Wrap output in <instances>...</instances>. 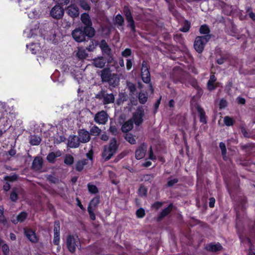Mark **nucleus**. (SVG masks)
<instances>
[{
  "label": "nucleus",
  "mask_w": 255,
  "mask_h": 255,
  "mask_svg": "<svg viewBox=\"0 0 255 255\" xmlns=\"http://www.w3.org/2000/svg\"><path fill=\"white\" fill-rule=\"evenodd\" d=\"M227 188L232 200L236 203L242 211L244 212L247 208V199L242 193L239 185L227 184Z\"/></svg>",
  "instance_id": "obj_1"
},
{
  "label": "nucleus",
  "mask_w": 255,
  "mask_h": 255,
  "mask_svg": "<svg viewBox=\"0 0 255 255\" xmlns=\"http://www.w3.org/2000/svg\"><path fill=\"white\" fill-rule=\"evenodd\" d=\"M95 30H92L88 29V27H83L82 25L72 31V36L76 42L80 43L92 39L95 35Z\"/></svg>",
  "instance_id": "obj_2"
},
{
  "label": "nucleus",
  "mask_w": 255,
  "mask_h": 255,
  "mask_svg": "<svg viewBox=\"0 0 255 255\" xmlns=\"http://www.w3.org/2000/svg\"><path fill=\"white\" fill-rule=\"evenodd\" d=\"M102 82L108 83L110 86L115 88L119 85L120 78L116 73H112L109 67L104 68L100 74Z\"/></svg>",
  "instance_id": "obj_3"
},
{
  "label": "nucleus",
  "mask_w": 255,
  "mask_h": 255,
  "mask_svg": "<svg viewBox=\"0 0 255 255\" xmlns=\"http://www.w3.org/2000/svg\"><path fill=\"white\" fill-rule=\"evenodd\" d=\"M119 147V144L116 138L111 139L108 145L104 146L102 153V156L105 159H110L113 155L116 154Z\"/></svg>",
  "instance_id": "obj_4"
},
{
  "label": "nucleus",
  "mask_w": 255,
  "mask_h": 255,
  "mask_svg": "<svg viewBox=\"0 0 255 255\" xmlns=\"http://www.w3.org/2000/svg\"><path fill=\"white\" fill-rule=\"evenodd\" d=\"M211 38V35L197 36L194 43V48L196 51L199 54L202 53L205 45Z\"/></svg>",
  "instance_id": "obj_5"
},
{
  "label": "nucleus",
  "mask_w": 255,
  "mask_h": 255,
  "mask_svg": "<svg viewBox=\"0 0 255 255\" xmlns=\"http://www.w3.org/2000/svg\"><path fill=\"white\" fill-rule=\"evenodd\" d=\"M66 244L68 250L71 254L75 253L76 248L81 246V243L78 237L77 236L75 237L72 235H68L67 236Z\"/></svg>",
  "instance_id": "obj_6"
},
{
  "label": "nucleus",
  "mask_w": 255,
  "mask_h": 255,
  "mask_svg": "<svg viewBox=\"0 0 255 255\" xmlns=\"http://www.w3.org/2000/svg\"><path fill=\"white\" fill-rule=\"evenodd\" d=\"M141 77L142 81L145 84H149L150 89L151 92L154 91L152 84L150 83L151 78L150 73L149 70L147 62L143 60L142 62V67L141 69Z\"/></svg>",
  "instance_id": "obj_7"
},
{
  "label": "nucleus",
  "mask_w": 255,
  "mask_h": 255,
  "mask_svg": "<svg viewBox=\"0 0 255 255\" xmlns=\"http://www.w3.org/2000/svg\"><path fill=\"white\" fill-rule=\"evenodd\" d=\"M123 13L128 22L127 27L130 28L131 31L134 33L136 32L135 22L128 6L125 5L124 6Z\"/></svg>",
  "instance_id": "obj_8"
},
{
  "label": "nucleus",
  "mask_w": 255,
  "mask_h": 255,
  "mask_svg": "<svg viewBox=\"0 0 255 255\" xmlns=\"http://www.w3.org/2000/svg\"><path fill=\"white\" fill-rule=\"evenodd\" d=\"M97 99L103 100L104 105H108L114 103L115 102V96L113 93L108 94L106 91L102 90L96 96Z\"/></svg>",
  "instance_id": "obj_9"
},
{
  "label": "nucleus",
  "mask_w": 255,
  "mask_h": 255,
  "mask_svg": "<svg viewBox=\"0 0 255 255\" xmlns=\"http://www.w3.org/2000/svg\"><path fill=\"white\" fill-rule=\"evenodd\" d=\"M144 111L142 107H138L132 114V120L136 126L138 127L143 123Z\"/></svg>",
  "instance_id": "obj_10"
},
{
  "label": "nucleus",
  "mask_w": 255,
  "mask_h": 255,
  "mask_svg": "<svg viewBox=\"0 0 255 255\" xmlns=\"http://www.w3.org/2000/svg\"><path fill=\"white\" fill-rule=\"evenodd\" d=\"M237 233L241 242L243 244L248 243L250 246L247 255H255V247L252 244L250 238L246 236H244L239 230L238 231Z\"/></svg>",
  "instance_id": "obj_11"
},
{
  "label": "nucleus",
  "mask_w": 255,
  "mask_h": 255,
  "mask_svg": "<svg viewBox=\"0 0 255 255\" xmlns=\"http://www.w3.org/2000/svg\"><path fill=\"white\" fill-rule=\"evenodd\" d=\"M64 10L61 4H57L53 6L50 11V15L54 19H60L62 18Z\"/></svg>",
  "instance_id": "obj_12"
},
{
  "label": "nucleus",
  "mask_w": 255,
  "mask_h": 255,
  "mask_svg": "<svg viewBox=\"0 0 255 255\" xmlns=\"http://www.w3.org/2000/svg\"><path fill=\"white\" fill-rule=\"evenodd\" d=\"M23 230L24 235L30 242L37 243L38 242L39 237L34 231L28 227H25Z\"/></svg>",
  "instance_id": "obj_13"
},
{
  "label": "nucleus",
  "mask_w": 255,
  "mask_h": 255,
  "mask_svg": "<svg viewBox=\"0 0 255 255\" xmlns=\"http://www.w3.org/2000/svg\"><path fill=\"white\" fill-rule=\"evenodd\" d=\"M108 121V115L106 111L104 110L98 112L94 117V121L98 124L105 125Z\"/></svg>",
  "instance_id": "obj_14"
},
{
  "label": "nucleus",
  "mask_w": 255,
  "mask_h": 255,
  "mask_svg": "<svg viewBox=\"0 0 255 255\" xmlns=\"http://www.w3.org/2000/svg\"><path fill=\"white\" fill-rule=\"evenodd\" d=\"M147 150V145L144 142L142 143L135 150L136 159H142L145 157Z\"/></svg>",
  "instance_id": "obj_15"
},
{
  "label": "nucleus",
  "mask_w": 255,
  "mask_h": 255,
  "mask_svg": "<svg viewBox=\"0 0 255 255\" xmlns=\"http://www.w3.org/2000/svg\"><path fill=\"white\" fill-rule=\"evenodd\" d=\"M66 10L67 14L73 19H75L79 16V8L75 4H71L68 6Z\"/></svg>",
  "instance_id": "obj_16"
},
{
  "label": "nucleus",
  "mask_w": 255,
  "mask_h": 255,
  "mask_svg": "<svg viewBox=\"0 0 255 255\" xmlns=\"http://www.w3.org/2000/svg\"><path fill=\"white\" fill-rule=\"evenodd\" d=\"M78 137L82 143L88 142L91 139L89 132L85 128L80 129L78 131Z\"/></svg>",
  "instance_id": "obj_17"
},
{
  "label": "nucleus",
  "mask_w": 255,
  "mask_h": 255,
  "mask_svg": "<svg viewBox=\"0 0 255 255\" xmlns=\"http://www.w3.org/2000/svg\"><path fill=\"white\" fill-rule=\"evenodd\" d=\"M204 249L208 252L215 253L222 251L223 247L219 242L216 243L211 242L206 244L204 247Z\"/></svg>",
  "instance_id": "obj_18"
},
{
  "label": "nucleus",
  "mask_w": 255,
  "mask_h": 255,
  "mask_svg": "<svg viewBox=\"0 0 255 255\" xmlns=\"http://www.w3.org/2000/svg\"><path fill=\"white\" fill-rule=\"evenodd\" d=\"M80 143L78 136L72 134L68 137L67 145L70 148H77L80 146Z\"/></svg>",
  "instance_id": "obj_19"
},
{
  "label": "nucleus",
  "mask_w": 255,
  "mask_h": 255,
  "mask_svg": "<svg viewBox=\"0 0 255 255\" xmlns=\"http://www.w3.org/2000/svg\"><path fill=\"white\" fill-rule=\"evenodd\" d=\"M81 20L82 22L84 24L83 27H88V29L92 30H95L94 28L92 26V22L88 13H83L81 15Z\"/></svg>",
  "instance_id": "obj_20"
},
{
  "label": "nucleus",
  "mask_w": 255,
  "mask_h": 255,
  "mask_svg": "<svg viewBox=\"0 0 255 255\" xmlns=\"http://www.w3.org/2000/svg\"><path fill=\"white\" fill-rule=\"evenodd\" d=\"M217 78L214 74L210 76V78L207 83V88L209 91L215 90L219 86V83L216 82Z\"/></svg>",
  "instance_id": "obj_21"
},
{
  "label": "nucleus",
  "mask_w": 255,
  "mask_h": 255,
  "mask_svg": "<svg viewBox=\"0 0 255 255\" xmlns=\"http://www.w3.org/2000/svg\"><path fill=\"white\" fill-rule=\"evenodd\" d=\"M173 208V203H170L169 205L163 209L161 212L159 214L156 218V221L159 222L161 221L163 218L169 215L172 211Z\"/></svg>",
  "instance_id": "obj_22"
},
{
  "label": "nucleus",
  "mask_w": 255,
  "mask_h": 255,
  "mask_svg": "<svg viewBox=\"0 0 255 255\" xmlns=\"http://www.w3.org/2000/svg\"><path fill=\"white\" fill-rule=\"evenodd\" d=\"M196 109L198 114L200 122L203 124H206L207 123V117L204 109L200 105H197Z\"/></svg>",
  "instance_id": "obj_23"
},
{
  "label": "nucleus",
  "mask_w": 255,
  "mask_h": 255,
  "mask_svg": "<svg viewBox=\"0 0 255 255\" xmlns=\"http://www.w3.org/2000/svg\"><path fill=\"white\" fill-rule=\"evenodd\" d=\"M98 45H99V47L103 54H106L107 55H111L112 50L106 40L102 39Z\"/></svg>",
  "instance_id": "obj_24"
},
{
  "label": "nucleus",
  "mask_w": 255,
  "mask_h": 255,
  "mask_svg": "<svg viewBox=\"0 0 255 255\" xmlns=\"http://www.w3.org/2000/svg\"><path fill=\"white\" fill-rule=\"evenodd\" d=\"M106 62L104 57L100 56L93 60V64L97 68H103L105 66Z\"/></svg>",
  "instance_id": "obj_25"
},
{
  "label": "nucleus",
  "mask_w": 255,
  "mask_h": 255,
  "mask_svg": "<svg viewBox=\"0 0 255 255\" xmlns=\"http://www.w3.org/2000/svg\"><path fill=\"white\" fill-rule=\"evenodd\" d=\"M133 127V122L132 119H129L122 125L121 129L123 132H128L131 130Z\"/></svg>",
  "instance_id": "obj_26"
},
{
  "label": "nucleus",
  "mask_w": 255,
  "mask_h": 255,
  "mask_svg": "<svg viewBox=\"0 0 255 255\" xmlns=\"http://www.w3.org/2000/svg\"><path fill=\"white\" fill-rule=\"evenodd\" d=\"M5 180L7 181L3 187V190L5 191H8L11 187L10 183L16 180V176L13 175L12 176H5L4 177Z\"/></svg>",
  "instance_id": "obj_27"
},
{
  "label": "nucleus",
  "mask_w": 255,
  "mask_h": 255,
  "mask_svg": "<svg viewBox=\"0 0 255 255\" xmlns=\"http://www.w3.org/2000/svg\"><path fill=\"white\" fill-rule=\"evenodd\" d=\"M41 141V138L35 134L31 135L29 136V143L32 145H38Z\"/></svg>",
  "instance_id": "obj_28"
},
{
  "label": "nucleus",
  "mask_w": 255,
  "mask_h": 255,
  "mask_svg": "<svg viewBox=\"0 0 255 255\" xmlns=\"http://www.w3.org/2000/svg\"><path fill=\"white\" fill-rule=\"evenodd\" d=\"M43 160H33L31 167L35 171H40L42 168Z\"/></svg>",
  "instance_id": "obj_29"
},
{
  "label": "nucleus",
  "mask_w": 255,
  "mask_h": 255,
  "mask_svg": "<svg viewBox=\"0 0 255 255\" xmlns=\"http://www.w3.org/2000/svg\"><path fill=\"white\" fill-rule=\"evenodd\" d=\"M100 202V196H97L93 198L90 202L88 206L91 208H95L98 206Z\"/></svg>",
  "instance_id": "obj_30"
},
{
  "label": "nucleus",
  "mask_w": 255,
  "mask_h": 255,
  "mask_svg": "<svg viewBox=\"0 0 255 255\" xmlns=\"http://www.w3.org/2000/svg\"><path fill=\"white\" fill-rule=\"evenodd\" d=\"M199 32L201 34H205V35H211L210 34V29L209 26L204 24L202 25L199 28Z\"/></svg>",
  "instance_id": "obj_31"
},
{
  "label": "nucleus",
  "mask_w": 255,
  "mask_h": 255,
  "mask_svg": "<svg viewBox=\"0 0 255 255\" xmlns=\"http://www.w3.org/2000/svg\"><path fill=\"white\" fill-rule=\"evenodd\" d=\"M90 40V43L86 47V49L89 52L93 51L96 48V46L99 44L98 41H94L91 39Z\"/></svg>",
  "instance_id": "obj_32"
},
{
  "label": "nucleus",
  "mask_w": 255,
  "mask_h": 255,
  "mask_svg": "<svg viewBox=\"0 0 255 255\" xmlns=\"http://www.w3.org/2000/svg\"><path fill=\"white\" fill-rule=\"evenodd\" d=\"M101 132V129L97 126L94 125L90 129V136H98L99 135Z\"/></svg>",
  "instance_id": "obj_33"
},
{
  "label": "nucleus",
  "mask_w": 255,
  "mask_h": 255,
  "mask_svg": "<svg viewBox=\"0 0 255 255\" xmlns=\"http://www.w3.org/2000/svg\"><path fill=\"white\" fill-rule=\"evenodd\" d=\"M62 155V152L60 150H57L55 152H50L46 159H55L57 157H59Z\"/></svg>",
  "instance_id": "obj_34"
},
{
  "label": "nucleus",
  "mask_w": 255,
  "mask_h": 255,
  "mask_svg": "<svg viewBox=\"0 0 255 255\" xmlns=\"http://www.w3.org/2000/svg\"><path fill=\"white\" fill-rule=\"evenodd\" d=\"M191 27V23L188 20H185L183 22V25L179 28V31L183 32H188Z\"/></svg>",
  "instance_id": "obj_35"
},
{
  "label": "nucleus",
  "mask_w": 255,
  "mask_h": 255,
  "mask_svg": "<svg viewBox=\"0 0 255 255\" xmlns=\"http://www.w3.org/2000/svg\"><path fill=\"white\" fill-rule=\"evenodd\" d=\"M27 216L28 214L26 212L23 211L20 212L18 215H17V222H19L22 223L24 222L27 218Z\"/></svg>",
  "instance_id": "obj_36"
},
{
  "label": "nucleus",
  "mask_w": 255,
  "mask_h": 255,
  "mask_svg": "<svg viewBox=\"0 0 255 255\" xmlns=\"http://www.w3.org/2000/svg\"><path fill=\"white\" fill-rule=\"evenodd\" d=\"M79 5L85 10L89 11L91 9L90 4L85 0H80Z\"/></svg>",
  "instance_id": "obj_37"
},
{
  "label": "nucleus",
  "mask_w": 255,
  "mask_h": 255,
  "mask_svg": "<svg viewBox=\"0 0 255 255\" xmlns=\"http://www.w3.org/2000/svg\"><path fill=\"white\" fill-rule=\"evenodd\" d=\"M138 101L141 104H144L147 100V96L144 93H140L138 95Z\"/></svg>",
  "instance_id": "obj_38"
},
{
  "label": "nucleus",
  "mask_w": 255,
  "mask_h": 255,
  "mask_svg": "<svg viewBox=\"0 0 255 255\" xmlns=\"http://www.w3.org/2000/svg\"><path fill=\"white\" fill-rule=\"evenodd\" d=\"M89 192L91 194H96L99 192L97 187L93 184L89 183L87 185Z\"/></svg>",
  "instance_id": "obj_39"
},
{
  "label": "nucleus",
  "mask_w": 255,
  "mask_h": 255,
  "mask_svg": "<svg viewBox=\"0 0 255 255\" xmlns=\"http://www.w3.org/2000/svg\"><path fill=\"white\" fill-rule=\"evenodd\" d=\"M147 189L142 185H140L138 189V195L140 197L146 196Z\"/></svg>",
  "instance_id": "obj_40"
},
{
  "label": "nucleus",
  "mask_w": 255,
  "mask_h": 255,
  "mask_svg": "<svg viewBox=\"0 0 255 255\" xmlns=\"http://www.w3.org/2000/svg\"><path fill=\"white\" fill-rule=\"evenodd\" d=\"M225 124L228 127L233 126L235 124V121L229 116H226L224 119Z\"/></svg>",
  "instance_id": "obj_41"
},
{
  "label": "nucleus",
  "mask_w": 255,
  "mask_h": 255,
  "mask_svg": "<svg viewBox=\"0 0 255 255\" xmlns=\"http://www.w3.org/2000/svg\"><path fill=\"white\" fill-rule=\"evenodd\" d=\"M86 160H78L76 165V169L78 171H81L84 166L86 164Z\"/></svg>",
  "instance_id": "obj_42"
},
{
  "label": "nucleus",
  "mask_w": 255,
  "mask_h": 255,
  "mask_svg": "<svg viewBox=\"0 0 255 255\" xmlns=\"http://www.w3.org/2000/svg\"><path fill=\"white\" fill-rule=\"evenodd\" d=\"M116 22L120 26H123L124 24V18L120 14H118L115 17Z\"/></svg>",
  "instance_id": "obj_43"
},
{
  "label": "nucleus",
  "mask_w": 255,
  "mask_h": 255,
  "mask_svg": "<svg viewBox=\"0 0 255 255\" xmlns=\"http://www.w3.org/2000/svg\"><path fill=\"white\" fill-rule=\"evenodd\" d=\"M60 224L59 221L54 222V235H60Z\"/></svg>",
  "instance_id": "obj_44"
},
{
  "label": "nucleus",
  "mask_w": 255,
  "mask_h": 255,
  "mask_svg": "<svg viewBox=\"0 0 255 255\" xmlns=\"http://www.w3.org/2000/svg\"><path fill=\"white\" fill-rule=\"evenodd\" d=\"M172 176H170L168 180L166 186L167 187H172L176 183H177L179 180L178 178H175L174 179H171Z\"/></svg>",
  "instance_id": "obj_45"
},
{
  "label": "nucleus",
  "mask_w": 255,
  "mask_h": 255,
  "mask_svg": "<svg viewBox=\"0 0 255 255\" xmlns=\"http://www.w3.org/2000/svg\"><path fill=\"white\" fill-rule=\"evenodd\" d=\"M145 215V212L144 209L140 208L136 211V216L138 218H143Z\"/></svg>",
  "instance_id": "obj_46"
},
{
  "label": "nucleus",
  "mask_w": 255,
  "mask_h": 255,
  "mask_svg": "<svg viewBox=\"0 0 255 255\" xmlns=\"http://www.w3.org/2000/svg\"><path fill=\"white\" fill-rule=\"evenodd\" d=\"M132 50L130 48H127L121 53V55L124 57H128L132 55Z\"/></svg>",
  "instance_id": "obj_47"
},
{
  "label": "nucleus",
  "mask_w": 255,
  "mask_h": 255,
  "mask_svg": "<svg viewBox=\"0 0 255 255\" xmlns=\"http://www.w3.org/2000/svg\"><path fill=\"white\" fill-rule=\"evenodd\" d=\"M94 210L95 209H94L93 208L88 207L87 211L89 215V217L90 219L92 221H95L96 220V215L94 212Z\"/></svg>",
  "instance_id": "obj_48"
},
{
  "label": "nucleus",
  "mask_w": 255,
  "mask_h": 255,
  "mask_svg": "<svg viewBox=\"0 0 255 255\" xmlns=\"http://www.w3.org/2000/svg\"><path fill=\"white\" fill-rule=\"evenodd\" d=\"M219 147L221 150L222 154L223 156V159H225V157L227 153V149L226 145L224 142H221L219 143Z\"/></svg>",
  "instance_id": "obj_49"
},
{
  "label": "nucleus",
  "mask_w": 255,
  "mask_h": 255,
  "mask_svg": "<svg viewBox=\"0 0 255 255\" xmlns=\"http://www.w3.org/2000/svg\"><path fill=\"white\" fill-rule=\"evenodd\" d=\"M77 57L79 59L83 60L86 59L88 56L85 50H79L77 53Z\"/></svg>",
  "instance_id": "obj_50"
},
{
  "label": "nucleus",
  "mask_w": 255,
  "mask_h": 255,
  "mask_svg": "<svg viewBox=\"0 0 255 255\" xmlns=\"http://www.w3.org/2000/svg\"><path fill=\"white\" fill-rule=\"evenodd\" d=\"M19 125V126L17 127H19L18 128H17V129H18V132H19V135L21 134L22 132L25 130L24 128V126H23L22 121L20 120H17V125Z\"/></svg>",
  "instance_id": "obj_51"
},
{
  "label": "nucleus",
  "mask_w": 255,
  "mask_h": 255,
  "mask_svg": "<svg viewBox=\"0 0 255 255\" xmlns=\"http://www.w3.org/2000/svg\"><path fill=\"white\" fill-rule=\"evenodd\" d=\"M47 179L49 182L54 184L57 183L59 182V179L52 175H48L47 177Z\"/></svg>",
  "instance_id": "obj_52"
},
{
  "label": "nucleus",
  "mask_w": 255,
  "mask_h": 255,
  "mask_svg": "<svg viewBox=\"0 0 255 255\" xmlns=\"http://www.w3.org/2000/svg\"><path fill=\"white\" fill-rule=\"evenodd\" d=\"M148 157L144 159H156V156L154 154L152 146H150L148 152Z\"/></svg>",
  "instance_id": "obj_53"
},
{
  "label": "nucleus",
  "mask_w": 255,
  "mask_h": 255,
  "mask_svg": "<svg viewBox=\"0 0 255 255\" xmlns=\"http://www.w3.org/2000/svg\"><path fill=\"white\" fill-rule=\"evenodd\" d=\"M163 203L160 201H156L151 205V208L155 210H158L163 205Z\"/></svg>",
  "instance_id": "obj_54"
},
{
  "label": "nucleus",
  "mask_w": 255,
  "mask_h": 255,
  "mask_svg": "<svg viewBox=\"0 0 255 255\" xmlns=\"http://www.w3.org/2000/svg\"><path fill=\"white\" fill-rule=\"evenodd\" d=\"M241 147L243 150L247 151L252 150L253 147V145L251 143H247L246 144L241 145Z\"/></svg>",
  "instance_id": "obj_55"
},
{
  "label": "nucleus",
  "mask_w": 255,
  "mask_h": 255,
  "mask_svg": "<svg viewBox=\"0 0 255 255\" xmlns=\"http://www.w3.org/2000/svg\"><path fill=\"white\" fill-rule=\"evenodd\" d=\"M153 177L154 176L152 174H145L143 175L141 180L144 181H150L152 180Z\"/></svg>",
  "instance_id": "obj_56"
},
{
  "label": "nucleus",
  "mask_w": 255,
  "mask_h": 255,
  "mask_svg": "<svg viewBox=\"0 0 255 255\" xmlns=\"http://www.w3.org/2000/svg\"><path fill=\"white\" fill-rule=\"evenodd\" d=\"M126 62V68L128 70H130L132 66L133 59H127Z\"/></svg>",
  "instance_id": "obj_57"
},
{
  "label": "nucleus",
  "mask_w": 255,
  "mask_h": 255,
  "mask_svg": "<svg viewBox=\"0 0 255 255\" xmlns=\"http://www.w3.org/2000/svg\"><path fill=\"white\" fill-rule=\"evenodd\" d=\"M228 103L227 101L224 99H222L219 102V108L221 109H224L227 107Z\"/></svg>",
  "instance_id": "obj_58"
},
{
  "label": "nucleus",
  "mask_w": 255,
  "mask_h": 255,
  "mask_svg": "<svg viewBox=\"0 0 255 255\" xmlns=\"http://www.w3.org/2000/svg\"><path fill=\"white\" fill-rule=\"evenodd\" d=\"M60 241V235H54L53 243L54 245H59Z\"/></svg>",
  "instance_id": "obj_59"
},
{
  "label": "nucleus",
  "mask_w": 255,
  "mask_h": 255,
  "mask_svg": "<svg viewBox=\"0 0 255 255\" xmlns=\"http://www.w3.org/2000/svg\"><path fill=\"white\" fill-rule=\"evenodd\" d=\"M161 98H162V97L160 96V98L158 100H157L155 103L154 104V111H153L154 114H155L157 111V110L159 108V106L160 102H161Z\"/></svg>",
  "instance_id": "obj_60"
},
{
  "label": "nucleus",
  "mask_w": 255,
  "mask_h": 255,
  "mask_svg": "<svg viewBox=\"0 0 255 255\" xmlns=\"http://www.w3.org/2000/svg\"><path fill=\"white\" fill-rule=\"evenodd\" d=\"M57 4L61 5H67L70 2V0H54Z\"/></svg>",
  "instance_id": "obj_61"
},
{
  "label": "nucleus",
  "mask_w": 255,
  "mask_h": 255,
  "mask_svg": "<svg viewBox=\"0 0 255 255\" xmlns=\"http://www.w3.org/2000/svg\"><path fill=\"white\" fill-rule=\"evenodd\" d=\"M126 139H127V141H128L131 144H135L136 142L135 139L131 135L127 136L126 137Z\"/></svg>",
  "instance_id": "obj_62"
},
{
  "label": "nucleus",
  "mask_w": 255,
  "mask_h": 255,
  "mask_svg": "<svg viewBox=\"0 0 255 255\" xmlns=\"http://www.w3.org/2000/svg\"><path fill=\"white\" fill-rule=\"evenodd\" d=\"M192 86L197 91H200L201 92H202V88L199 86L197 83V81L196 80H195L193 82Z\"/></svg>",
  "instance_id": "obj_63"
},
{
  "label": "nucleus",
  "mask_w": 255,
  "mask_h": 255,
  "mask_svg": "<svg viewBox=\"0 0 255 255\" xmlns=\"http://www.w3.org/2000/svg\"><path fill=\"white\" fill-rule=\"evenodd\" d=\"M237 103L239 104L244 105L246 103V99L241 97H238L237 98Z\"/></svg>",
  "instance_id": "obj_64"
}]
</instances>
